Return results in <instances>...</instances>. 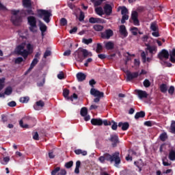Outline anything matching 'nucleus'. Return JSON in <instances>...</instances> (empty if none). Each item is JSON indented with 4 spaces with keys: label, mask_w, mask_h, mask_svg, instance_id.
Here are the masks:
<instances>
[{
    "label": "nucleus",
    "mask_w": 175,
    "mask_h": 175,
    "mask_svg": "<svg viewBox=\"0 0 175 175\" xmlns=\"http://www.w3.org/2000/svg\"><path fill=\"white\" fill-rule=\"evenodd\" d=\"M68 6L70 8V9H71V10H80V8H77L76 5L72 3H69Z\"/></svg>",
    "instance_id": "c03bdc74"
},
{
    "label": "nucleus",
    "mask_w": 175,
    "mask_h": 175,
    "mask_svg": "<svg viewBox=\"0 0 175 175\" xmlns=\"http://www.w3.org/2000/svg\"><path fill=\"white\" fill-rule=\"evenodd\" d=\"M137 77H139L138 72H127L126 73V81H132L133 79H137Z\"/></svg>",
    "instance_id": "9b49d317"
},
{
    "label": "nucleus",
    "mask_w": 175,
    "mask_h": 175,
    "mask_svg": "<svg viewBox=\"0 0 175 175\" xmlns=\"http://www.w3.org/2000/svg\"><path fill=\"white\" fill-rule=\"evenodd\" d=\"M60 25L62 27H65V25H68V21L65 18H62L60 19Z\"/></svg>",
    "instance_id": "37998d69"
},
{
    "label": "nucleus",
    "mask_w": 175,
    "mask_h": 175,
    "mask_svg": "<svg viewBox=\"0 0 175 175\" xmlns=\"http://www.w3.org/2000/svg\"><path fill=\"white\" fill-rule=\"evenodd\" d=\"M159 139L161 142H166L167 139V134L166 133H163L160 135Z\"/></svg>",
    "instance_id": "e433bc0d"
},
{
    "label": "nucleus",
    "mask_w": 175,
    "mask_h": 175,
    "mask_svg": "<svg viewBox=\"0 0 175 175\" xmlns=\"http://www.w3.org/2000/svg\"><path fill=\"white\" fill-rule=\"evenodd\" d=\"M5 78L0 79V91H2V90H3V88L5 87Z\"/></svg>",
    "instance_id": "603ef678"
},
{
    "label": "nucleus",
    "mask_w": 175,
    "mask_h": 175,
    "mask_svg": "<svg viewBox=\"0 0 175 175\" xmlns=\"http://www.w3.org/2000/svg\"><path fill=\"white\" fill-rule=\"evenodd\" d=\"M72 166H73L72 161H68V162L66 163V164H65V167H66V169H70V167H72Z\"/></svg>",
    "instance_id": "4d7b16f0"
},
{
    "label": "nucleus",
    "mask_w": 175,
    "mask_h": 175,
    "mask_svg": "<svg viewBox=\"0 0 175 175\" xmlns=\"http://www.w3.org/2000/svg\"><path fill=\"white\" fill-rule=\"evenodd\" d=\"M105 49L107 50H113V49H114V43L113 42H107L105 44Z\"/></svg>",
    "instance_id": "bb28decb"
},
{
    "label": "nucleus",
    "mask_w": 175,
    "mask_h": 175,
    "mask_svg": "<svg viewBox=\"0 0 175 175\" xmlns=\"http://www.w3.org/2000/svg\"><path fill=\"white\" fill-rule=\"evenodd\" d=\"M57 78L59 80H62V79H65V75L64 74V72H62V71L59 72V73L57 75Z\"/></svg>",
    "instance_id": "bf43d9fd"
},
{
    "label": "nucleus",
    "mask_w": 175,
    "mask_h": 175,
    "mask_svg": "<svg viewBox=\"0 0 175 175\" xmlns=\"http://www.w3.org/2000/svg\"><path fill=\"white\" fill-rule=\"evenodd\" d=\"M146 50L149 51L150 54H155L157 51V46H151L148 44H146Z\"/></svg>",
    "instance_id": "a211bd4d"
},
{
    "label": "nucleus",
    "mask_w": 175,
    "mask_h": 175,
    "mask_svg": "<svg viewBox=\"0 0 175 175\" xmlns=\"http://www.w3.org/2000/svg\"><path fill=\"white\" fill-rule=\"evenodd\" d=\"M80 166H81V161H77L76 162V167L75 169V174H79V173H80Z\"/></svg>",
    "instance_id": "a878e982"
},
{
    "label": "nucleus",
    "mask_w": 175,
    "mask_h": 175,
    "mask_svg": "<svg viewBox=\"0 0 175 175\" xmlns=\"http://www.w3.org/2000/svg\"><path fill=\"white\" fill-rule=\"evenodd\" d=\"M104 157L105 158V161L108 162H115V165H120L121 163V159H120V152H116L111 155L109 153L104 154Z\"/></svg>",
    "instance_id": "f257e3e1"
},
{
    "label": "nucleus",
    "mask_w": 175,
    "mask_h": 175,
    "mask_svg": "<svg viewBox=\"0 0 175 175\" xmlns=\"http://www.w3.org/2000/svg\"><path fill=\"white\" fill-rule=\"evenodd\" d=\"M120 33L124 36V38H126V36H128V31H126L125 25H122L120 26Z\"/></svg>",
    "instance_id": "f3484780"
},
{
    "label": "nucleus",
    "mask_w": 175,
    "mask_h": 175,
    "mask_svg": "<svg viewBox=\"0 0 175 175\" xmlns=\"http://www.w3.org/2000/svg\"><path fill=\"white\" fill-rule=\"evenodd\" d=\"M12 14L13 16L11 17V21L14 25H20L21 24V21H23V18H21V16H18V13H20L19 10H12L11 11Z\"/></svg>",
    "instance_id": "39448f33"
},
{
    "label": "nucleus",
    "mask_w": 175,
    "mask_h": 175,
    "mask_svg": "<svg viewBox=\"0 0 175 175\" xmlns=\"http://www.w3.org/2000/svg\"><path fill=\"white\" fill-rule=\"evenodd\" d=\"M29 55V52L27 51L26 49H24L22 52H21V53H19V55L23 57L24 59H27V58H28V55Z\"/></svg>",
    "instance_id": "c756f323"
},
{
    "label": "nucleus",
    "mask_w": 175,
    "mask_h": 175,
    "mask_svg": "<svg viewBox=\"0 0 175 175\" xmlns=\"http://www.w3.org/2000/svg\"><path fill=\"white\" fill-rule=\"evenodd\" d=\"M90 94L95 97L97 98H103L105 96V93L103 92H100L95 88H92L90 90Z\"/></svg>",
    "instance_id": "1a4fd4ad"
},
{
    "label": "nucleus",
    "mask_w": 175,
    "mask_h": 175,
    "mask_svg": "<svg viewBox=\"0 0 175 175\" xmlns=\"http://www.w3.org/2000/svg\"><path fill=\"white\" fill-rule=\"evenodd\" d=\"M135 92H136L138 98L139 99H143L147 98L148 96V94H147V92L142 90H135Z\"/></svg>",
    "instance_id": "ddd939ff"
},
{
    "label": "nucleus",
    "mask_w": 175,
    "mask_h": 175,
    "mask_svg": "<svg viewBox=\"0 0 175 175\" xmlns=\"http://www.w3.org/2000/svg\"><path fill=\"white\" fill-rule=\"evenodd\" d=\"M84 18H85L84 12H83V11H80V14H79V21H84Z\"/></svg>",
    "instance_id": "13d9d810"
},
{
    "label": "nucleus",
    "mask_w": 175,
    "mask_h": 175,
    "mask_svg": "<svg viewBox=\"0 0 175 175\" xmlns=\"http://www.w3.org/2000/svg\"><path fill=\"white\" fill-rule=\"evenodd\" d=\"M24 62V59L21 57H18L16 59H15L14 63L18 65H20V64H21V62Z\"/></svg>",
    "instance_id": "8fccbe9b"
},
{
    "label": "nucleus",
    "mask_w": 175,
    "mask_h": 175,
    "mask_svg": "<svg viewBox=\"0 0 175 175\" xmlns=\"http://www.w3.org/2000/svg\"><path fill=\"white\" fill-rule=\"evenodd\" d=\"M169 55H170L169 54V51H167V50L166 49H163L161 50V51L158 54V58L161 60V61H163V58L165 59H169Z\"/></svg>",
    "instance_id": "6e6552de"
},
{
    "label": "nucleus",
    "mask_w": 175,
    "mask_h": 175,
    "mask_svg": "<svg viewBox=\"0 0 175 175\" xmlns=\"http://www.w3.org/2000/svg\"><path fill=\"white\" fill-rule=\"evenodd\" d=\"M118 126L119 128L122 126V131H128V129H129V123L128 122H120L118 123Z\"/></svg>",
    "instance_id": "6ab92c4d"
},
{
    "label": "nucleus",
    "mask_w": 175,
    "mask_h": 175,
    "mask_svg": "<svg viewBox=\"0 0 175 175\" xmlns=\"http://www.w3.org/2000/svg\"><path fill=\"white\" fill-rule=\"evenodd\" d=\"M129 16L128 14L122 15L121 24H125V21H126V20H129Z\"/></svg>",
    "instance_id": "09e8293b"
},
{
    "label": "nucleus",
    "mask_w": 175,
    "mask_h": 175,
    "mask_svg": "<svg viewBox=\"0 0 175 175\" xmlns=\"http://www.w3.org/2000/svg\"><path fill=\"white\" fill-rule=\"evenodd\" d=\"M25 121H29V122H36V120L31 116H26L23 118Z\"/></svg>",
    "instance_id": "c9c22d12"
},
{
    "label": "nucleus",
    "mask_w": 175,
    "mask_h": 175,
    "mask_svg": "<svg viewBox=\"0 0 175 175\" xmlns=\"http://www.w3.org/2000/svg\"><path fill=\"white\" fill-rule=\"evenodd\" d=\"M8 106H10V107H16V106H17V103H16L15 101H10L8 103Z\"/></svg>",
    "instance_id": "69168bd1"
},
{
    "label": "nucleus",
    "mask_w": 175,
    "mask_h": 175,
    "mask_svg": "<svg viewBox=\"0 0 175 175\" xmlns=\"http://www.w3.org/2000/svg\"><path fill=\"white\" fill-rule=\"evenodd\" d=\"M91 124L92 125L100 126L103 125V120L100 118H92L91 120Z\"/></svg>",
    "instance_id": "2eb2a0df"
},
{
    "label": "nucleus",
    "mask_w": 175,
    "mask_h": 175,
    "mask_svg": "<svg viewBox=\"0 0 175 175\" xmlns=\"http://www.w3.org/2000/svg\"><path fill=\"white\" fill-rule=\"evenodd\" d=\"M144 117H146V112L144 111L137 112L135 115V120H139V118H144Z\"/></svg>",
    "instance_id": "412c9836"
},
{
    "label": "nucleus",
    "mask_w": 175,
    "mask_h": 175,
    "mask_svg": "<svg viewBox=\"0 0 175 175\" xmlns=\"http://www.w3.org/2000/svg\"><path fill=\"white\" fill-rule=\"evenodd\" d=\"M23 7L25 8L27 10H23V12L25 16H34L35 12L32 10V1L31 0H23Z\"/></svg>",
    "instance_id": "7ed1b4c3"
},
{
    "label": "nucleus",
    "mask_w": 175,
    "mask_h": 175,
    "mask_svg": "<svg viewBox=\"0 0 175 175\" xmlns=\"http://www.w3.org/2000/svg\"><path fill=\"white\" fill-rule=\"evenodd\" d=\"M168 158L170 161H175V150H171L170 151Z\"/></svg>",
    "instance_id": "c85d7f7f"
},
{
    "label": "nucleus",
    "mask_w": 175,
    "mask_h": 175,
    "mask_svg": "<svg viewBox=\"0 0 175 175\" xmlns=\"http://www.w3.org/2000/svg\"><path fill=\"white\" fill-rule=\"evenodd\" d=\"M131 31L134 36H137V32H139V29L137 27H133L131 28Z\"/></svg>",
    "instance_id": "58836bf2"
},
{
    "label": "nucleus",
    "mask_w": 175,
    "mask_h": 175,
    "mask_svg": "<svg viewBox=\"0 0 175 175\" xmlns=\"http://www.w3.org/2000/svg\"><path fill=\"white\" fill-rule=\"evenodd\" d=\"M120 9H121V14L123 15H126L128 14V8H126V7L125 6H122V7H118V10H120Z\"/></svg>",
    "instance_id": "7c9ffc66"
},
{
    "label": "nucleus",
    "mask_w": 175,
    "mask_h": 175,
    "mask_svg": "<svg viewBox=\"0 0 175 175\" xmlns=\"http://www.w3.org/2000/svg\"><path fill=\"white\" fill-rule=\"evenodd\" d=\"M167 85L166 83H162L159 86V90L162 94H166L167 92Z\"/></svg>",
    "instance_id": "5701e85b"
},
{
    "label": "nucleus",
    "mask_w": 175,
    "mask_h": 175,
    "mask_svg": "<svg viewBox=\"0 0 175 175\" xmlns=\"http://www.w3.org/2000/svg\"><path fill=\"white\" fill-rule=\"evenodd\" d=\"M88 114V109H87V107H83L81 109V116L82 117H85V116H87Z\"/></svg>",
    "instance_id": "72a5a7b5"
},
{
    "label": "nucleus",
    "mask_w": 175,
    "mask_h": 175,
    "mask_svg": "<svg viewBox=\"0 0 175 175\" xmlns=\"http://www.w3.org/2000/svg\"><path fill=\"white\" fill-rule=\"evenodd\" d=\"M82 43H84V44H91L92 43V38H83Z\"/></svg>",
    "instance_id": "79ce46f5"
},
{
    "label": "nucleus",
    "mask_w": 175,
    "mask_h": 175,
    "mask_svg": "<svg viewBox=\"0 0 175 175\" xmlns=\"http://www.w3.org/2000/svg\"><path fill=\"white\" fill-rule=\"evenodd\" d=\"M171 133H175V121H172L170 126Z\"/></svg>",
    "instance_id": "864d4df0"
},
{
    "label": "nucleus",
    "mask_w": 175,
    "mask_h": 175,
    "mask_svg": "<svg viewBox=\"0 0 175 175\" xmlns=\"http://www.w3.org/2000/svg\"><path fill=\"white\" fill-rule=\"evenodd\" d=\"M103 51V46L100 43H98L96 49V53H97V54H99L102 53Z\"/></svg>",
    "instance_id": "2f4dec72"
},
{
    "label": "nucleus",
    "mask_w": 175,
    "mask_h": 175,
    "mask_svg": "<svg viewBox=\"0 0 175 175\" xmlns=\"http://www.w3.org/2000/svg\"><path fill=\"white\" fill-rule=\"evenodd\" d=\"M12 92H13V89L12 88V87L8 86L5 88L4 94L5 95H12Z\"/></svg>",
    "instance_id": "473e14b6"
},
{
    "label": "nucleus",
    "mask_w": 175,
    "mask_h": 175,
    "mask_svg": "<svg viewBox=\"0 0 175 175\" xmlns=\"http://www.w3.org/2000/svg\"><path fill=\"white\" fill-rule=\"evenodd\" d=\"M23 50H24V46L23 45H18L16 49V53L18 55L21 53Z\"/></svg>",
    "instance_id": "49530a36"
},
{
    "label": "nucleus",
    "mask_w": 175,
    "mask_h": 175,
    "mask_svg": "<svg viewBox=\"0 0 175 175\" xmlns=\"http://www.w3.org/2000/svg\"><path fill=\"white\" fill-rule=\"evenodd\" d=\"M38 62H39V60H38L37 58H34V59L32 60V62H31L30 66H33V68H35V66H36V65H38Z\"/></svg>",
    "instance_id": "5fc2aeb1"
},
{
    "label": "nucleus",
    "mask_w": 175,
    "mask_h": 175,
    "mask_svg": "<svg viewBox=\"0 0 175 175\" xmlns=\"http://www.w3.org/2000/svg\"><path fill=\"white\" fill-rule=\"evenodd\" d=\"M144 86L146 88H148L151 85V82L148 79H145L143 82Z\"/></svg>",
    "instance_id": "3c124183"
},
{
    "label": "nucleus",
    "mask_w": 175,
    "mask_h": 175,
    "mask_svg": "<svg viewBox=\"0 0 175 175\" xmlns=\"http://www.w3.org/2000/svg\"><path fill=\"white\" fill-rule=\"evenodd\" d=\"M113 35L114 33L113 32V30L108 29L101 34V36L103 39H109V38H111V36H113Z\"/></svg>",
    "instance_id": "4468645a"
},
{
    "label": "nucleus",
    "mask_w": 175,
    "mask_h": 175,
    "mask_svg": "<svg viewBox=\"0 0 175 175\" xmlns=\"http://www.w3.org/2000/svg\"><path fill=\"white\" fill-rule=\"evenodd\" d=\"M53 14L51 12L46 10H37V17L39 18H42L45 23L49 24L50 23V17H51Z\"/></svg>",
    "instance_id": "f03ea898"
},
{
    "label": "nucleus",
    "mask_w": 175,
    "mask_h": 175,
    "mask_svg": "<svg viewBox=\"0 0 175 175\" xmlns=\"http://www.w3.org/2000/svg\"><path fill=\"white\" fill-rule=\"evenodd\" d=\"M150 29L153 31H159L158 25L155 23H152L150 24Z\"/></svg>",
    "instance_id": "4c0bfd02"
},
{
    "label": "nucleus",
    "mask_w": 175,
    "mask_h": 175,
    "mask_svg": "<svg viewBox=\"0 0 175 175\" xmlns=\"http://www.w3.org/2000/svg\"><path fill=\"white\" fill-rule=\"evenodd\" d=\"M103 9L104 14H106V16H111V13H113V7H111L110 4H105Z\"/></svg>",
    "instance_id": "f8f14e48"
},
{
    "label": "nucleus",
    "mask_w": 175,
    "mask_h": 175,
    "mask_svg": "<svg viewBox=\"0 0 175 175\" xmlns=\"http://www.w3.org/2000/svg\"><path fill=\"white\" fill-rule=\"evenodd\" d=\"M38 107H44V102L43 100L37 101L36 105H34L35 110H39Z\"/></svg>",
    "instance_id": "cd10ccee"
},
{
    "label": "nucleus",
    "mask_w": 175,
    "mask_h": 175,
    "mask_svg": "<svg viewBox=\"0 0 175 175\" xmlns=\"http://www.w3.org/2000/svg\"><path fill=\"white\" fill-rule=\"evenodd\" d=\"M89 23H90V24H100L103 23V19L100 18L91 17L89 18Z\"/></svg>",
    "instance_id": "dca6fc26"
},
{
    "label": "nucleus",
    "mask_w": 175,
    "mask_h": 175,
    "mask_svg": "<svg viewBox=\"0 0 175 175\" xmlns=\"http://www.w3.org/2000/svg\"><path fill=\"white\" fill-rule=\"evenodd\" d=\"M113 124L111 126V129L113 131H117V128L118 127V124L117 125V122L112 120Z\"/></svg>",
    "instance_id": "680f3d73"
},
{
    "label": "nucleus",
    "mask_w": 175,
    "mask_h": 175,
    "mask_svg": "<svg viewBox=\"0 0 175 175\" xmlns=\"http://www.w3.org/2000/svg\"><path fill=\"white\" fill-rule=\"evenodd\" d=\"M103 3L101 0H94V1L92 3L94 5V8H98V6H100L102 3Z\"/></svg>",
    "instance_id": "a18cd8bd"
},
{
    "label": "nucleus",
    "mask_w": 175,
    "mask_h": 175,
    "mask_svg": "<svg viewBox=\"0 0 175 175\" xmlns=\"http://www.w3.org/2000/svg\"><path fill=\"white\" fill-rule=\"evenodd\" d=\"M51 55V51L46 50L44 53V58H47V57H50Z\"/></svg>",
    "instance_id": "e2e57ef3"
},
{
    "label": "nucleus",
    "mask_w": 175,
    "mask_h": 175,
    "mask_svg": "<svg viewBox=\"0 0 175 175\" xmlns=\"http://www.w3.org/2000/svg\"><path fill=\"white\" fill-rule=\"evenodd\" d=\"M94 31H100L103 29V26L100 25H94L93 26Z\"/></svg>",
    "instance_id": "ea45409f"
},
{
    "label": "nucleus",
    "mask_w": 175,
    "mask_h": 175,
    "mask_svg": "<svg viewBox=\"0 0 175 175\" xmlns=\"http://www.w3.org/2000/svg\"><path fill=\"white\" fill-rule=\"evenodd\" d=\"M33 140H39V134L38 132H35L34 135H33Z\"/></svg>",
    "instance_id": "774afa93"
},
{
    "label": "nucleus",
    "mask_w": 175,
    "mask_h": 175,
    "mask_svg": "<svg viewBox=\"0 0 175 175\" xmlns=\"http://www.w3.org/2000/svg\"><path fill=\"white\" fill-rule=\"evenodd\" d=\"M39 27L41 32H46L47 31V26L40 21H39Z\"/></svg>",
    "instance_id": "393cba45"
},
{
    "label": "nucleus",
    "mask_w": 175,
    "mask_h": 175,
    "mask_svg": "<svg viewBox=\"0 0 175 175\" xmlns=\"http://www.w3.org/2000/svg\"><path fill=\"white\" fill-rule=\"evenodd\" d=\"M19 125L21 128H28V124H24V122L23 121V120H21L19 121Z\"/></svg>",
    "instance_id": "0e129e2a"
},
{
    "label": "nucleus",
    "mask_w": 175,
    "mask_h": 175,
    "mask_svg": "<svg viewBox=\"0 0 175 175\" xmlns=\"http://www.w3.org/2000/svg\"><path fill=\"white\" fill-rule=\"evenodd\" d=\"M77 98H79L77 94L76 93H74L70 97H68V100H71L72 102H73V99H77Z\"/></svg>",
    "instance_id": "6e6d98bb"
},
{
    "label": "nucleus",
    "mask_w": 175,
    "mask_h": 175,
    "mask_svg": "<svg viewBox=\"0 0 175 175\" xmlns=\"http://www.w3.org/2000/svg\"><path fill=\"white\" fill-rule=\"evenodd\" d=\"M109 140L112 142V147H117V145L120 143V139L117 135H111Z\"/></svg>",
    "instance_id": "9d476101"
},
{
    "label": "nucleus",
    "mask_w": 175,
    "mask_h": 175,
    "mask_svg": "<svg viewBox=\"0 0 175 175\" xmlns=\"http://www.w3.org/2000/svg\"><path fill=\"white\" fill-rule=\"evenodd\" d=\"M19 100L21 103H27V102L29 100V97H21Z\"/></svg>",
    "instance_id": "de8ad7c7"
},
{
    "label": "nucleus",
    "mask_w": 175,
    "mask_h": 175,
    "mask_svg": "<svg viewBox=\"0 0 175 175\" xmlns=\"http://www.w3.org/2000/svg\"><path fill=\"white\" fill-rule=\"evenodd\" d=\"M168 94H170V95H173V94H174V86L172 85L168 89Z\"/></svg>",
    "instance_id": "052dcab7"
},
{
    "label": "nucleus",
    "mask_w": 175,
    "mask_h": 175,
    "mask_svg": "<svg viewBox=\"0 0 175 175\" xmlns=\"http://www.w3.org/2000/svg\"><path fill=\"white\" fill-rule=\"evenodd\" d=\"M77 79L78 81H84V80H85V79H87V75H85V74L83 73V72H78L77 74Z\"/></svg>",
    "instance_id": "aec40b11"
},
{
    "label": "nucleus",
    "mask_w": 175,
    "mask_h": 175,
    "mask_svg": "<svg viewBox=\"0 0 175 175\" xmlns=\"http://www.w3.org/2000/svg\"><path fill=\"white\" fill-rule=\"evenodd\" d=\"M89 84H90V85L92 86V88H94V85H95V84H96V81H95V79H91L89 81Z\"/></svg>",
    "instance_id": "338daca9"
},
{
    "label": "nucleus",
    "mask_w": 175,
    "mask_h": 175,
    "mask_svg": "<svg viewBox=\"0 0 175 175\" xmlns=\"http://www.w3.org/2000/svg\"><path fill=\"white\" fill-rule=\"evenodd\" d=\"M76 61L78 62H83L84 58L88 57V51L87 49H79L74 53Z\"/></svg>",
    "instance_id": "20e7f679"
},
{
    "label": "nucleus",
    "mask_w": 175,
    "mask_h": 175,
    "mask_svg": "<svg viewBox=\"0 0 175 175\" xmlns=\"http://www.w3.org/2000/svg\"><path fill=\"white\" fill-rule=\"evenodd\" d=\"M69 93L70 91L68 89H64L63 90V96L66 98V99L68 100V98H69Z\"/></svg>",
    "instance_id": "a19ab883"
},
{
    "label": "nucleus",
    "mask_w": 175,
    "mask_h": 175,
    "mask_svg": "<svg viewBox=\"0 0 175 175\" xmlns=\"http://www.w3.org/2000/svg\"><path fill=\"white\" fill-rule=\"evenodd\" d=\"M139 14L137 11H133L131 13V20L133 21V24L136 27H139L140 25V21H139Z\"/></svg>",
    "instance_id": "0eeeda50"
},
{
    "label": "nucleus",
    "mask_w": 175,
    "mask_h": 175,
    "mask_svg": "<svg viewBox=\"0 0 175 175\" xmlns=\"http://www.w3.org/2000/svg\"><path fill=\"white\" fill-rule=\"evenodd\" d=\"M75 154H76L77 155H83V157H85V155H87L88 152L85 150H83L81 149H77L75 150H74Z\"/></svg>",
    "instance_id": "b1692460"
},
{
    "label": "nucleus",
    "mask_w": 175,
    "mask_h": 175,
    "mask_svg": "<svg viewBox=\"0 0 175 175\" xmlns=\"http://www.w3.org/2000/svg\"><path fill=\"white\" fill-rule=\"evenodd\" d=\"M27 23L29 24V31L31 32H36V29L35 28H37L36 25V18L33 16H29L27 17Z\"/></svg>",
    "instance_id": "423d86ee"
},
{
    "label": "nucleus",
    "mask_w": 175,
    "mask_h": 175,
    "mask_svg": "<svg viewBox=\"0 0 175 175\" xmlns=\"http://www.w3.org/2000/svg\"><path fill=\"white\" fill-rule=\"evenodd\" d=\"M27 51L29 53V54H32L33 53V45L31 44H27Z\"/></svg>",
    "instance_id": "f704fd0d"
},
{
    "label": "nucleus",
    "mask_w": 175,
    "mask_h": 175,
    "mask_svg": "<svg viewBox=\"0 0 175 175\" xmlns=\"http://www.w3.org/2000/svg\"><path fill=\"white\" fill-rule=\"evenodd\" d=\"M95 13L98 14V16H103L105 14V11H103V8L102 7H97L95 8Z\"/></svg>",
    "instance_id": "4be33fe9"
}]
</instances>
